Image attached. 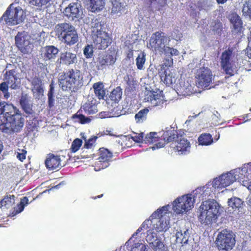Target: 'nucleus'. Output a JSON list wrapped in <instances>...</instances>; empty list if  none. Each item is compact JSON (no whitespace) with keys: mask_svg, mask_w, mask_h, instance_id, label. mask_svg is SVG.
Wrapping results in <instances>:
<instances>
[{"mask_svg":"<svg viewBox=\"0 0 251 251\" xmlns=\"http://www.w3.org/2000/svg\"><path fill=\"white\" fill-rule=\"evenodd\" d=\"M170 205L168 204L157 209L142 223L136 234L145 230L146 235L149 232L157 234V232L166 231L170 227V217L173 215L170 211Z\"/></svg>","mask_w":251,"mask_h":251,"instance_id":"obj_1","label":"nucleus"},{"mask_svg":"<svg viewBox=\"0 0 251 251\" xmlns=\"http://www.w3.org/2000/svg\"><path fill=\"white\" fill-rule=\"evenodd\" d=\"M251 167V162H250L244 164L241 168H236L227 173L223 174L211 181L213 188L222 189L230 185L236 180L242 183L244 177L251 179V175L250 176L251 178H249V175H247Z\"/></svg>","mask_w":251,"mask_h":251,"instance_id":"obj_2","label":"nucleus"},{"mask_svg":"<svg viewBox=\"0 0 251 251\" xmlns=\"http://www.w3.org/2000/svg\"><path fill=\"white\" fill-rule=\"evenodd\" d=\"M170 39L165 33L157 31L153 33L149 40L148 47L153 52L161 54L164 53L166 55L176 56L179 51L176 49L169 47Z\"/></svg>","mask_w":251,"mask_h":251,"instance_id":"obj_3","label":"nucleus"},{"mask_svg":"<svg viewBox=\"0 0 251 251\" xmlns=\"http://www.w3.org/2000/svg\"><path fill=\"white\" fill-rule=\"evenodd\" d=\"M220 205L214 200L203 201L199 208L198 218L202 225H209L218 218Z\"/></svg>","mask_w":251,"mask_h":251,"instance_id":"obj_4","label":"nucleus"},{"mask_svg":"<svg viewBox=\"0 0 251 251\" xmlns=\"http://www.w3.org/2000/svg\"><path fill=\"white\" fill-rule=\"evenodd\" d=\"M55 32L59 40L68 45H73L78 41L75 27L69 23H64L55 26Z\"/></svg>","mask_w":251,"mask_h":251,"instance_id":"obj_5","label":"nucleus"},{"mask_svg":"<svg viewBox=\"0 0 251 251\" xmlns=\"http://www.w3.org/2000/svg\"><path fill=\"white\" fill-rule=\"evenodd\" d=\"M25 123L24 118L19 111L16 114L6 119L3 124H0V129L4 132L12 134L20 132Z\"/></svg>","mask_w":251,"mask_h":251,"instance_id":"obj_6","label":"nucleus"},{"mask_svg":"<svg viewBox=\"0 0 251 251\" xmlns=\"http://www.w3.org/2000/svg\"><path fill=\"white\" fill-rule=\"evenodd\" d=\"M196 199L192 194L184 195L177 198L172 202V210L176 214L186 213L194 207Z\"/></svg>","mask_w":251,"mask_h":251,"instance_id":"obj_7","label":"nucleus"},{"mask_svg":"<svg viewBox=\"0 0 251 251\" xmlns=\"http://www.w3.org/2000/svg\"><path fill=\"white\" fill-rule=\"evenodd\" d=\"M216 242L219 250L226 251L231 250L235 244V235L230 230H223L219 233Z\"/></svg>","mask_w":251,"mask_h":251,"instance_id":"obj_8","label":"nucleus"},{"mask_svg":"<svg viewBox=\"0 0 251 251\" xmlns=\"http://www.w3.org/2000/svg\"><path fill=\"white\" fill-rule=\"evenodd\" d=\"M4 72V80L9 84V86L12 89L18 88L21 84V79L17 69L14 66L8 65Z\"/></svg>","mask_w":251,"mask_h":251,"instance_id":"obj_9","label":"nucleus"},{"mask_svg":"<svg viewBox=\"0 0 251 251\" xmlns=\"http://www.w3.org/2000/svg\"><path fill=\"white\" fill-rule=\"evenodd\" d=\"M233 53L231 50H226L223 52L221 57V66L226 74L230 76L234 75L236 72V68L238 66L235 64V62L233 60Z\"/></svg>","mask_w":251,"mask_h":251,"instance_id":"obj_10","label":"nucleus"},{"mask_svg":"<svg viewBox=\"0 0 251 251\" xmlns=\"http://www.w3.org/2000/svg\"><path fill=\"white\" fill-rule=\"evenodd\" d=\"M15 43L20 50L24 54L31 52L33 45L31 41V37L26 33L19 32L15 36Z\"/></svg>","mask_w":251,"mask_h":251,"instance_id":"obj_11","label":"nucleus"},{"mask_svg":"<svg viewBox=\"0 0 251 251\" xmlns=\"http://www.w3.org/2000/svg\"><path fill=\"white\" fill-rule=\"evenodd\" d=\"M212 74L208 68L203 67L197 70L196 77L198 87L205 89L208 87L212 82Z\"/></svg>","mask_w":251,"mask_h":251,"instance_id":"obj_12","label":"nucleus"},{"mask_svg":"<svg viewBox=\"0 0 251 251\" xmlns=\"http://www.w3.org/2000/svg\"><path fill=\"white\" fill-rule=\"evenodd\" d=\"M188 229H180L176 233V243L182 244L183 247H185L188 250L192 251L194 248V244H195L194 240L190 237Z\"/></svg>","mask_w":251,"mask_h":251,"instance_id":"obj_13","label":"nucleus"},{"mask_svg":"<svg viewBox=\"0 0 251 251\" xmlns=\"http://www.w3.org/2000/svg\"><path fill=\"white\" fill-rule=\"evenodd\" d=\"M94 45L98 50H104L111 43V39L106 32H100L97 34H92Z\"/></svg>","mask_w":251,"mask_h":251,"instance_id":"obj_14","label":"nucleus"},{"mask_svg":"<svg viewBox=\"0 0 251 251\" xmlns=\"http://www.w3.org/2000/svg\"><path fill=\"white\" fill-rule=\"evenodd\" d=\"M146 240L149 243L150 248L153 251H167V247L159 239L157 234H152L149 232L146 235Z\"/></svg>","mask_w":251,"mask_h":251,"instance_id":"obj_15","label":"nucleus"},{"mask_svg":"<svg viewBox=\"0 0 251 251\" xmlns=\"http://www.w3.org/2000/svg\"><path fill=\"white\" fill-rule=\"evenodd\" d=\"M19 110L12 104L5 102H0V124H3L6 119L16 114Z\"/></svg>","mask_w":251,"mask_h":251,"instance_id":"obj_16","label":"nucleus"},{"mask_svg":"<svg viewBox=\"0 0 251 251\" xmlns=\"http://www.w3.org/2000/svg\"><path fill=\"white\" fill-rule=\"evenodd\" d=\"M215 188H213L212 182L210 181L205 186L198 187L194 191L193 198L196 201H200L210 196Z\"/></svg>","mask_w":251,"mask_h":251,"instance_id":"obj_17","label":"nucleus"},{"mask_svg":"<svg viewBox=\"0 0 251 251\" xmlns=\"http://www.w3.org/2000/svg\"><path fill=\"white\" fill-rule=\"evenodd\" d=\"M112 157V153L108 150L104 148L100 149V156L96 162L97 167H99V169L96 170L95 168V170L98 171L107 168L109 165V162L111 160Z\"/></svg>","mask_w":251,"mask_h":251,"instance_id":"obj_18","label":"nucleus"},{"mask_svg":"<svg viewBox=\"0 0 251 251\" xmlns=\"http://www.w3.org/2000/svg\"><path fill=\"white\" fill-rule=\"evenodd\" d=\"M147 101L150 102L152 106H163L165 102L164 96L161 91H150L148 92L147 98Z\"/></svg>","mask_w":251,"mask_h":251,"instance_id":"obj_19","label":"nucleus"},{"mask_svg":"<svg viewBox=\"0 0 251 251\" xmlns=\"http://www.w3.org/2000/svg\"><path fill=\"white\" fill-rule=\"evenodd\" d=\"M64 13L69 18L74 20V18H78L82 14L81 6L80 3L73 2L70 3L67 7L65 9Z\"/></svg>","mask_w":251,"mask_h":251,"instance_id":"obj_20","label":"nucleus"},{"mask_svg":"<svg viewBox=\"0 0 251 251\" xmlns=\"http://www.w3.org/2000/svg\"><path fill=\"white\" fill-rule=\"evenodd\" d=\"M59 50L54 46H47L41 50V56L45 61L54 62L58 55Z\"/></svg>","mask_w":251,"mask_h":251,"instance_id":"obj_21","label":"nucleus"},{"mask_svg":"<svg viewBox=\"0 0 251 251\" xmlns=\"http://www.w3.org/2000/svg\"><path fill=\"white\" fill-rule=\"evenodd\" d=\"M137 234L136 232L134 233L132 237L125 243L123 247L124 250L125 248L127 249L129 245L133 242L131 247V251H149L147 245L144 243L143 240H133L134 236Z\"/></svg>","mask_w":251,"mask_h":251,"instance_id":"obj_22","label":"nucleus"},{"mask_svg":"<svg viewBox=\"0 0 251 251\" xmlns=\"http://www.w3.org/2000/svg\"><path fill=\"white\" fill-rule=\"evenodd\" d=\"M45 165L47 168L50 170H59L62 167L60 156L53 154L48 155L45 160Z\"/></svg>","mask_w":251,"mask_h":251,"instance_id":"obj_23","label":"nucleus"},{"mask_svg":"<svg viewBox=\"0 0 251 251\" xmlns=\"http://www.w3.org/2000/svg\"><path fill=\"white\" fill-rule=\"evenodd\" d=\"M158 73L161 81L167 85L169 86L176 83V77L174 70H158Z\"/></svg>","mask_w":251,"mask_h":251,"instance_id":"obj_24","label":"nucleus"},{"mask_svg":"<svg viewBox=\"0 0 251 251\" xmlns=\"http://www.w3.org/2000/svg\"><path fill=\"white\" fill-rule=\"evenodd\" d=\"M227 203L228 205V210L229 211L234 209H235L234 211H235L236 209L238 211L237 216H236L238 219L241 218L243 216L244 212L242 211V208L241 207L243 201L241 199L237 197H233L228 199Z\"/></svg>","mask_w":251,"mask_h":251,"instance_id":"obj_25","label":"nucleus"},{"mask_svg":"<svg viewBox=\"0 0 251 251\" xmlns=\"http://www.w3.org/2000/svg\"><path fill=\"white\" fill-rule=\"evenodd\" d=\"M176 91L178 95L190 96L194 93L193 87L188 81L181 80L178 84H176Z\"/></svg>","mask_w":251,"mask_h":251,"instance_id":"obj_26","label":"nucleus"},{"mask_svg":"<svg viewBox=\"0 0 251 251\" xmlns=\"http://www.w3.org/2000/svg\"><path fill=\"white\" fill-rule=\"evenodd\" d=\"M174 144V148L179 154H185L190 152V144L186 139L181 138Z\"/></svg>","mask_w":251,"mask_h":251,"instance_id":"obj_27","label":"nucleus"},{"mask_svg":"<svg viewBox=\"0 0 251 251\" xmlns=\"http://www.w3.org/2000/svg\"><path fill=\"white\" fill-rule=\"evenodd\" d=\"M71 82L75 90H77L83 85L82 76L81 73L77 70H72L68 72Z\"/></svg>","mask_w":251,"mask_h":251,"instance_id":"obj_28","label":"nucleus"},{"mask_svg":"<svg viewBox=\"0 0 251 251\" xmlns=\"http://www.w3.org/2000/svg\"><path fill=\"white\" fill-rule=\"evenodd\" d=\"M58 82L60 87L63 91H68L69 90L74 91H75L71 82V78H70L68 73L60 75L58 79Z\"/></svg>","mask_w":251,"mask_h":251,"instance_id":"obj_29","label":"nucleus"},{"mask_svg":"<svg viewBox=\"0 0 251 251\" xmlns=\"http://www.w3.org/2000/svg\"><path fill=\"white\" fill-rule=\"evenodd\" d=\"M58 82L60 87L63 91H68L69 90L74 91H75L71 82V78H70L68 73L60 75L58 79Z\"/></svg>","mask_w":251,"mask_h":251,"instance_id":"obj_30","label":"nucleus"},{"mask_svg":"<svg viewBox=\"0 0 251 251\" xmlns=\"http://www.w3.org/2000/svg\"><path fill=\"white\" fill-rule=\"evenodd\" d=\"M228 18L233 25L232 31L235 33H241L243 31V23L240 16L235 13H231Z\"/></svg>","mask_w":251,"mask_h":251,"instance_id":"obj_31","label":"nucleus"},{"mask_svg":"<svg viewBox=\"0 0 251 251\" xmlns=\"http://www.w3.org/2000/svg\"><path fill=\"white\" fill-rule=\"evenodd\" d=\"M169 128V129L166 130L163 134V139L165 142H159L155 144V146L151 147V149L153 151L156 149H159L161 148H163L165 146V142H169L172 141L175 138V130H172V128L167 127L166 129Z\"/></svg>","mask_w":251,"mask_h":251,"instance_id":"obj_32","label":"nucleus"},{"mask_svg":"<svg viewBox=\"0 0 251 251\" xmlns=\"http://www.w3.org/2000/svg\"><path fill=\"white\" fill-rule=\"evenodd\" d=\"M32 91L33 96L37 99H39L43 96L44 90L42 82L38 78L34 79L32 82Z\"/></svg>","mask_w":251,"mask_h":251,"instance_id":"obj_33","label":"nucleus"},{"mask_svg":"<svg viewBox=\"0 0 251 251\" xmlns=\"http://www.w3.org/2000/svg\"><path fill=\"white\" fill-rule=\"evenodd\" d=\"M76 60V54L71 52H62L60 55V62L66 65H70L75 63Z\"/></svg>","mask_w":251,"mask_h":251,"instance_id":"obj_34","label":"nucleus"},{"mask_svg":"<svg viewBox=\"0 0 251 251\" xmlns=\"http://www.w3.org/2000/svg\"><path fill=\"white\" fill-rule=\"evenodd\" d=\"M111 3V14L112 16L117 17L122 14L123 7L120 0H110Z\"/></svg>","mask_w":251,"mask_h":251,"instance_id":"obj_35","label":"nucleus"},{"mask_svg":"<svg viewBox=\"0 0 251 251\" xmlns=\"http://www.w3.org/2000/svg\"><path fill=\"white\" fill-rule=\"evenodd\" d=\"M84 111L89 114H93L98 112L96 100H88L82 106Z\"/></svg>","mask_w":251,"mask_h":251,"instance_id":"obj_36","label":"nucleus"},{"mask_svg":"<svg viewBox=\"0 0 251 251\" xmlns=\"http://www.w3.org/2000/svg\"><path fill=\"white\" fill-rule=\"evenodd\" d=\"M104 25V22L100 19H93L91 23L92 34H97L100 32H105L103 30Z\"/></svg>","mask_w":251,"mask_h":251,"instance_id":"obj_37","label":"nucleus"},{"mask_svg":"<svg viewBox=\"0 0 251 251\" xmlns=\"http://www.w3.org/2000/svg\"><path fill=\"white\" fill-rule=\"evenodd\" d=\"M198 141L200 145L208 146L213 143V138L210 134L204 133L199 137Z\"/></svg>","mask_w":251,"mask_h":251,"instance_id":"obj_38","label":"nucleus"},{"mask_svg":"<svg viewBox=\"0 0 251 251\" xmlns=\"http://www.w3.org/2000/svg\"><path fill=\"white\" fill-rule=\"evenodd\" d=\"M116 60L115 56L112 54H108L100 60V64L101 66L112 65L114 64Z\"/></svg>","mask_w":251,"mask_h":251,"instance_id":"obj_39","label":"nucleus"},{"mask_svg":"<svg viewBox=\"0 0 251 251\" xmlns=\"http://www.w3.org/2000/svg\"><path fill=\"white\" fill-rule=\"evenodd\" d=\"M146 54L144 52H141L136 58V65L138 69L143 70L145 69L144 65L146 62Z\"/></svg>","mask_w":251,"mask_h":251,"instance_id":"obj_40","label":"nucleus"},{"mask_svg":"<svg viewBox=\"0 0 251 251\" xmlns=\"http://www.w3.org/2000/svg\"><path fill=\"white\" fill-rule=\"evenodd\" d=\"M214 4V2L211 0H201L198 3V7L200 10H203L207 12L212 9Z\"/></svg>","mask_w":251,"mask_h":251,"instance_id":"obj_41","label":"nucleus"},{"mask_svg":"<svg viewBox=\"0 0 251 251\" xmlns=\"http://www.w3.org/2000/svg\"><path fill=\"white\" fill-rule=\"evenodd\" d=\"M93 87L95 95L99 99H102L105 95L103 84L101 82L96 83L94 84Z\"/></svg>","mask_w":251,"mask_h":251,"instance_id":"obj_42","label":"nucleus"},{"mask_svg":"<svg viewBox=\"0 0 251 251\" xmlns=\"http://www.w3.org/2000/svg\"><path fill=\"white\" fill-rule=\"evenodd\" d=\"M122 95V91L120 87H117L111 92L109 98L112 101L117 103L121 99Z\"/></svg>","mask_w":251,"mask_h":251,"instance_id":"obj_43","label":"nucleus"},{"mask_svg":"<svg viewBox=\"0 0 251 251\" xmlns=\"http://www.w3.org/2000/svg\"><path fill=\"white\" fill-rule=\"evenodd\" d=\"M28 203V200L27 197H24L21 200L20 203L15 208L14 210L12 212V216H14L17 214L21 213L24 210L25 206Z\"/></svg>","mask_w":251,"mask_h":251,"instance_id":"obj_44","label":"nucleus"},{"mask_svg":"<svg viewBox=\"0 0 251 251\" xmlns=\"http://www.w3.org/2000/svg\"><path fill=\"white\" fill-rule=\"evenodd\" d=\"M160 134V133L151 132L146 135L144 141L145 143L154 144L158 141Z\"/></svg>","mask_w":251,"mask_h":251,"instance_id":"obj_45","label":"nucleus"},{"mask_svg":"<svg viewBox=\"0 0 251 251\" xmlns=\"http://www.w3.org/2000/svg\"><path fill=\"white\" fill-rule=\"evenodd\" d=\"M15 196H9L5 197L0 202V207H5L6 208H9L15 202Z\"/></svg>","mask_w":251,"mask_h":251,"instance_id":"obj_46","label":"nucleus"},{"mask_svg":"<svg viewBox=\"0 0 251 251\" xmlns=\"http://www.w3.org/2000/svg\"><path fill=\"white\" fill-rule=\"evenodd\" d=\"M149 110L147 108L141 110L135 115V119L137 123H142L146 120Z\"/></svg>","mask_w":251,"mask_h":251,"instance_id":"obj_47","label":"nucleus"},{"mask_svg":"<svg viewBox=\"0 0 251 251\" xmlns=\"http://www.w3.org/2000/svg\"><path fill=\"white\" fill-rule=\"evenodd\" d=\"M29 4L38 7H42L50 4L52 0H28Z\"/></svg>","mask_w":251,"mask_h":251,"instance_id":"obj_48","label":"nucleus"},{"mask_svg":"<svg viewBox=\"0 0 251 251\" xmlns=\"http://www.w3.org/2000/svg\"><path fill=\"white\" fill-rule=\"evenodd\" d=\"M166 56H168V58H166L165 60V62L160 65V68L159 70H170L168 67L171 66L173 65V59L172 58V56L171 55H166Z\"/></svg>","mask_w":251,"mask_h":251,"instance_id":"obj_49","label":"nucleus"},{"mask_svg":"<svg viewBox=\"0 0 251 251\" xmlns=\"http://www.w3.org/2000/svg\"><path fill=\"white\" fill-rule=\"evenodd\" d=\"M20 104L25 112L28 114L31 113L32 109L30 105L28 103L25 99L22 97L20 100Z\"/></svg>","mask_w":251,"mask_h":251,"instance_id":"obj_50","label":"nucleus"},{"mask_svg":"<svg viewBox=\"0 0 251 251\" xmlns=\"http://www.w3.org/2000/svg\"><path fill=\"white\" fill-rule=\"evenodd\" d=\"M97 139V136H94L88 140H86L84 146V147L88 149H93L96 145V141Z\"/></svg>","mask_w":251,"mask_h":251,"instance_id":"obj_51","label":"nucleus"},{"mask_svg":"<svg viewBox=\"0 0 251 251\" xmlns=\"http://www.w3.org/2000/svg\"><path fill=\"white\" fill-rule=\"evenodd\" d=\"M243 14L249 16L251 19V1H248L244 5L242 9Z\"/></svg>","mask_w":251,"mask_h":251,"instance_id":"obj_52","label":"nucleus"},{"mask_svg":"<svg viewBox=\"0 0 251 251\" xmlns=\"http://www.w3.org/2000/svg\"><path fill=\"white\" fill-rule=\"evenodd\" d=\"M8 86L9 84L6 81H4L0 84V90L3 92L4 97L6 99L10 97V94L8 92Z\"/></svg>","mask_w":251,"mask_h":251,"instance_id":"obj_53","label":"nucleus"},{"mask_svg":"<svg viewBox=\"0 0 251 251\" xmlns=\"http://www.w3.org/2000/svg\"><path fill=\"white\" fill-rule=\"evenodd\" d=\"M73 118L76 119V121L80 122L81 124H86L90 122V119L81 114H75L73 116Z\"/></svg>","mask_w":251,"mask_h":251,"instance_id":"obj_54","label":"nucleus"},{"mask_svg":"<svg viewBox=\"0 0 251 251\" xmlns=\"http://www.w3.org/2000/svg\"><path fill=\"white\" fill-rule=\"evenodd\" d=\"M82 141L81 139L76 138L72 143L71 149L73 152H75L77 151L81 146Z\"/></svg>","mask_w":251,"mask_h":251,"instance_id":"obj_55","label":"nucleus"},{"mask_svg":"<svg viewBox=\"0 0 251 251\" xmlns=\"http://www.w3.org/2000/svg\"><path fill=\"white\" fill-rule=\"evenodd\" d=\"M212 30L216 33L219 34L222 30V24L217 21H215L211 23Z\"/></svg>","mask_w":251,"mask_h":251,"instance_id":"obj_56","label":"nucleus"},{"mask_svg":"<svg viewBox=\"0 0 251 251\" xmlns=\"http://www.w3.org/2000/svg\"><path fill=\"white\" fill-rule=\"evenodd\" d=\"M83 53L87 58H91L93 55V47L91 45H87L83 50Z\"/></svg>","mask_w":251,"mask_h":251,"instance_id":"obj_57","label":"nucleus"},{"mask_svg":"<svg viewBox=\"0 0 251 251\" xmlns=\"http://www.w3.org/2000/svg\"><path fill=\"white\" fill-rule=\"evenodd\" d=\"M26 151L25 150L22 149H18L17 151V157L21 161H23L24 159H25V156L26 154Z\"/></svg>","mask_w":251,"mask_h":251,"instance_id":"obj_58","label":"nucleus"},{"mask_svg":"<svg viewBox=\"0 0 251 251\" xmlns=\"http://www.w3.org/2000/svg\"><path fill=\"white\" fill-rule=\"evenodd\" d=\"M220 115L218 113V112H216V114H214L212 115V120L214 122V124L217 125L219 124V122L220 121Z\"/></svg>","mask_w":251,"mask_h":251,"instance_id":"obj_59","label":"nucleus"},{"mask_svg":"<svg viewBox=\"0 0 251 251\" xmlns=\"http://www.w3.org/2000/svg\"><path fill=\"white\" fill-rule=\"evenodd\" d=\"M133 140L136 142H142L144 138V133H142L140 134L136 135L132 137Z\"/></svg>","mask_w":251,"mask_h":251,"instance_id":"obj_60","label":"nucleus"},{"mask_svg":"<svg viewBox=\"0 0 251 251\" xmlns=\"http://www.w3.org/2000/svg\"><path fill=\"white\" fill-rule=\"evenodd\" d=\"M50 90L48 94V97H53L54 93V86L52 83H51L50 85Z\"/></svg>","mask_w":251,"mask_h":251,"instance_id":"obj_61","label":"nucleus"},{"mask_svg":"<svg viewBox=\"0 0 251 251\" xmlns=\"http://www.w3.org/2000/svg\"><path fill=\"white\" fill-rule=\"evenodd\" d=\"M200 114V113H199L198 115H195L194 116H190L188 117V119L186 120L185 122L186 124H189L190 122L194 118L197 117Z\"/></svg>","mask_w":251,"mask_h":251,"instance_id":"obj_62","label":"nucleus"},{"mask_svg":"<svg viewBox=\"0 0 251 251\" xmlns=\"http://www.w3.org/2000/svg\"><path fill=\"white\" fill-rule=\"evenodd\" d=\"M49 99V105L50 107L53 105L54 99L53 97H48Z\"/></svg>","mask_w":251,"mask_h":251,"instance_id":"obj_63","label":"nucleus"},{"mask_svg":"<svg viewBox=\"0 0 251 251\" xmlns=\"http://www.w3.org/2000/svg\"><path fill=\"white\" fill-rule=\"evenodd\" d=\"M247 203L251 207V195L247 198Z\"/></svg>","mask_w":251,"mask_h":251,"instance_id":"obj_64","label":"nucleus"}]
</instances>
